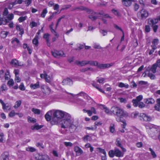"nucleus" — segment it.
<instances>
[{
  "label": "nucleus",
  "mask_w": 160,
  "mask_h": 160,
  "mask_svg": "<svg viewBox=\"0 0 160 160\" xmlns=\"http://www.w3.org/2000/svg\"><path fill=\"white\" fill-rule=\"evenodd\" d=\"M6 21L4 20L3 17L1 15H0V25L2 24H5L6 23Z\"/></svg>",
  "instance_id": "obj_47"
},
{
  "label": "nucleus",
  "mask_w": 160,
  "mask_h": 160,
  "mask_svg": "<svg viewBox=\"0 0 160 160\" xmlns=\"http://www.w3.org/2000/svg\"><path fill=\"white\" fill-rule=\"evenodd\" d=\"M10 64L12 67H16L17 66H23V64L21 63H19L18 60L16 59H13L10 62Z\"/></svg>",
  "instance_id": "obj_11"
},
{
  "label": "nucleus",
  "mask_w": 160,
  "mask_h": 160,
  "mask_svg": "<svg viewBox=\"0 0 160 160\" xmlns=\"http://www.w3.org/2000/svg\"><path fill=\"white\" fill-rule=\"evenodd\" d=\"M32 111L35 114H39L40 113V110L36 108H32Z\"/></svg>",
  "instance_id": "obj_45"
},
{
  "label": "nucleus",
  "mask_w": 160,
  "mask_h": 160,
  "mask_svg": "<svg viewBox=\"0 0 160 160\" xmlns=\"http://www.w3.org/2000/svg\"><path fill=\"white\" fill-rule=\"evenodd\" d=\"M114 27L116 29L122 32V34H123L124 32L121 27L116 24H114Z\"/></svg>",
  "instance_id": "obj_52"
},
{
  "label": "nucleus",
  "mask_w": 160,
  "mask_h": 160,
  "mask_svg": "<svg viewBox=\"0 0 160 160\" xmlns=\"http://www.w3.org/2000/svg\"><path fill=\"white\" fill-rule=\"evenodd\" d=\"M90 70L91 71H93V69L90 67H87L85 68H82L80 70L81 72H85L88 70Z\"/></svg>",
  "instance_id": "obj_41"
},
{
  "label": "nucleus",
  "mask_w": 160,
  "mask_h": 160,
  "mask_svg": "<svg viewBox=\"0 0 160 160\" xmlns=\"http://www.w3.org/2000/svg\"><path fill=\"white\" fill-rule=\"evenodd\" d=\"M137 15L141 19H145L148 16L149 13L148 11L143 8L138 12Z\"/></svg>",
  "instance_id": "obj_4"
},
{
  "label": "nucleus",
  "mask_w": 160,
  "mask_h": 160,
  "mask_svg": "<svg viewBox=\"0 0 160 160\" xmlns=\"http://www.w3.org/2000/svg\"><path fill=\"white\" fill-rule=\"evenodd\" d=\"M116 144L118 146L121 148L123 152H126V149L125 148H123L122 147V146L121 143L120 139L119 138L117 139Z\"/></svg>",
  "instance_id": "obj_20"
},
{
  "label": "nucleus",
  "mask_w": 160,
  "mask_h": 160,
  "mask_svg": "<svg viewBox=\"0 0 160 160\" xmlns=\"http://www.w3.org/2000/svg\"><path fill=\"white\" fill-rule=\"evenodd\" d=\"M110 131L113 133L115 131V125L113 123H111L109 127Z\"/></svg>",
  "instance_id": "obj_40"
},
{
  "label": "nucleus",
  "mask_w": 160,
  "mask_h": 160,
  "mask_svg": "<svg viewBox=\"0 0 160 160\" xmlns=\"http://www.w3.org/2000/svg\"><path fill=\"white\" fill-rule=\"evenodd\" d=\"M60 124L62 128H68L71 132L75 131L78 127V125L74 124L73 120L69 113L66 114L64 119L61 121Z\"/></svg>",
  "instance_id": "obj_1"
},
{
  "label": "nucleus",
  "mask_w": 160,
  "mask_h": 160,
  "mask_svg": "<svg viewBox=\"0 0 160 160\" xmlns=\"http://www.w3.org/2000/svg\"><path fill=\"white\" fill-rule=\"evenodd\" d=\"M39 25L40 23L39 22L38 23H37L34 21H32L30 22V26L31 28H33L34 27H37Z\"/></svg>",
  "instance_id": "obj_32"
},
{
  "label": "nucleus",
  "mask_w": 160,
  "mask_h": 160,
  "mask_svg": "<svg viewBox=\"0 0 160 160\" xmlns=\"http://www.w3.org/2000/svg\"><path fill=\"white\" fill-rule=\"evenodd\" d=\"M23 1L25 2L27 6H28L31 3L32 0H23Z\"/></svg>",
  "instance_id": "obj_59"
},
{
  "label": "nucleus",
  "mask_w": 160,
  "mask_h": 160,
  "mask_svg": "<svg viewBox=\"0 0 160 160\" xmlns=\"http://www.w3.org/2000/svg\"><path fill=\"white\" fill-rule=\"evenodd\" d=\"M62 83L63 85H71L72 84V81L71 79L67 78L64 79L62 81Z\"/></svg>",
  "instance_id": "obj_15"
},
{
  "label": "nucleus",
  "mask_w": 160,
  "mask_h": 160,
  "mask_svg": "<svg viewBox=\"0 0 160 160\" xmlns=\"http://www.w3.org/2000/svg\"><path fill=\"white\" fill-rule=\"evenodd\" d=\"M48 12V11L47 8L43 9L40 14V17L43 18H44Z\"/></svg>",
  "instance_id": "obj_34"
},
{
  "label": "nucleus",
  "mask_w": 160,
  "mask_h": 160,
  "mask_svg": "<svg viewBox=\"0 0 160 160\" xmlns=\"http://www.w3.org/2000/svg\"><path fill=\"white\" fill-rule=\"evenodd\" d=\"M49 36L50 35L48 33H45L43 36V38L45 39L46 41L49 40Z\"/></svg>",
  "instance_id": "obj_56"
},
{
  "label": "nucleus",
  "mask_w": 160,
  "mask_h": 160,
  "mask_svg": "<svg viewBox=\"0 0 160 160\" xmlns=\"http://www.w3.org/2000/svg\"><path fill=\"white\" fill-rule=\"evenodd\" d=\"M152 26L154 32H156L158 28V25H155Z\"/></svg>",
  "instance_id": "obj_61"
},
{
  "label": "nucleus",
  "mask_w": 160,
  "mask_h": 160,
  "mask_svg": "<svg viewBox=\"0 0 160 160\" xmlns=\"http://www.w3.org/2000/svg\"><path fill=\"white\" fill-rule=\"evenodd\" d=\"M93 86L95 87L96 88L98 89L99 91L102 93H104V92L98 86V85L96 83H93L92 84Z\"/></svg>",
  "instance_id": "obj_51"
},
{
  "label": "nucleus",
  "mask_w": 160,
  "mask_h": 160,
  "mask_svg": "<svg viewBox=\"0 0 160 160\" xmlns=\"http://www.w3.org/2000/svg\"><path fill=\"white\" fill-rule=\"evenodd\" d=\"M148 128V126L146 127L147 129H148V132L150 134H152L153 133H152V132H153L154 133H155L157 132V130L154 127H152V128Z\"/></svg>",
  "instance_id": "obj_24"
},
{
  "label": "nucleus",
  "mask_w": 160,
  "mask_h": 160,
  "mask_svg": "<svg viewBox=\"0 0 160 160\" xmlns=\"http://www.w3.org/2000/svg\"><path fill=\"white\" fill-rule=\"evenodd\" d=\"M144 102L148 104H152L155 103V101L152 98H149L144 99Z\"/></svg>",
  "instance_id": "obj_16"
},
{
  "label": "nucleus",
  "mask_w": 160,
  "mask_h": 160,
  "mask_svg": "<svg viewBox=\"0 0 160 160\" xmlns=\"http://www.w3.org/2000/svg\"><path fill=\"white\" fill-rule=\"evenodd\" d=\"M118 86L120 88H128L129 87V85L127 83H124L121 82L119 83Z\"/></svg>",
  "instance_id": "obj_31"
},
{
  "label": "nucleus",
  "mask_w": 160,
  "mask_h": 160,
  "mask_svg": "<svg viewBox=\"0 0 160 160\" xmlns=\"http://www.w3.org/2000/svg\"><path fill=\"white\" fill-rule=\"evenodd\" d=\"M20 89L22 91H24L25 89V88L23 83H21L19 86Z\"/></svg>",
  "instance_id": "obj_60"
},
{
  "label": "nucleus",
  "mask_w": 160,
  "mask_h": 160,
  "mask_svg": "<svg viewBox=\"0 0 160 160\" xmlns=\"http://www.w3.org/2000/svg\"><path fill=\"white\" fill-rule=\"evenodd\" d=\"M35 158L37 160H48L49 158L48 156L46 154L41 155L39 154H37L35 155Z\"/></svg>",
  "instance_id": "obj_8"
},
{
  "label": "nucleus",
  "mask_w": 160,
  "mask_h": 160,
  "mask_svg": "<svg viewBox=\"0 0 160 160\" xmlns=\"http://www.w3.org/2000/svg\"><path fill=\"white\" fill-rule=\"evenodd\" d=\"M140 119L141 120L144 121H149L151 119V117L146 114L141 113L139 115Z\"/></svg>",
  "instance_id": "obj_7"
},
{
  "label": "nucleus",
  "mask_w": 160,
  "mask_h": 160,
  "mask_svg": "<svg viewBox=\"0 0 160 160\" xmlns=\"http://www.w3.org/2000/svg\"><path fill=\"white\" fill-rule=\"evenodd\" d=\"M118 99L119 101L121 103H125L127 102V100L125 98H118Z\"/></svg>",
  "instance_id": "obj_50"
},
{
  "label": "nucleus",
  "mask_w": 160,
  "mask_h": 160,
  "mask_svg": "<svg viewBox=\"0 0 160 160\" xmlns=\"http://www.w3.org/2000/svg\"><path fill=\"white\" fill-rule=\"evenodd\" d=\"M0 102L2 106V109L5 111V110H7L8 108H10V107L9 106V105H7V104H5L2 99H0Z\"/></svg>",
  "instance_id": "obj_23"
},
{
  "label": "nucleus",
  "mask_w": 160,
  "mask_h": 160,
  "mask_svg": "<svg viewBox=\"0 0 160 160\" xmlns=\"http://www.w3.org/2000/svg\"><path fill=\"white\" fill-rule=\"evenodd\" d=\"M38 35H36L32 41V43L36 46H37L38 44Z\"/></svg>",
  "instance_id": "obj_26"
},
{
  "label": "nucleus",
  "mask_w": 160,
  "mask_h": 160,
  "mask_svg": "<svg viewBox=\"0 0 160 160\" xmlns=\"http://www.w3.org/2000/svg\"><path fill=\"white\" fill-rule=\"evenodd\" d=\"M15 5V4H14V2L10 3L8 6V8L9 9H11Z\"/></svg>",
  "instance_id": "obj_62"
},
{
  "label": "nucleus",
  "mask_w": 160,
  "mask_h": 160,
  "mask_svg": "<svg viewBox=\"0 0 160 160\" xmlns=\"http://www.w3.org/2000/svg\"><path fill=\"white\" fill-rule=\"evenodd\" d=\"M158 67V65L155 63L150 68V70L153 73H155L156 72V69Z\"/></svg>",
  "instance_id": "obj_27"
},
{
  "label": "nucleus",
  "mask_w": 160,
  "mask_h": 160,
  "mask_svg": "<svg viewBox=\"0 0 160 160\" xmlns=\"http://www.w3.org/2000/svg\"><path fill=\"white\" fill-rule=\"evenodd\" d=\"M75 63L79 66H83L88 64V61H76L75 62Z\"/></svg>",
  "instance_id": "obj_19"
},
{
  "label": "nucleus",
  "mask_w": 160,
  "mask_h": 160,
  "mask_svg": "<svg viewBox=\"0 0 160 160\" xmlns=\"http://www.w3.org/2000/svg\"><path fill=\"white\" fill-rule=\"evenodd\" d=\"M138 112H134L132 113L131 117L132 118H136L138 115Z\"/></svg>",
  "instance_id": "obj_42"
},
{
  "label": "nucleus",
  "mask_w": 160,
  "mask_h": 160,
  "mask_svg": "<svg viewBox=\"0 0 160 160\" xmlns=\"http://www.w3.org/2000/svg\"><path fill=\"white\" fill-rule=\"evenodd\" d=\"M30 87L31 89H33L38 88L40 87L39 82H38L35 84H31L30 85Z\"/></svg>",
  "instance_id": "obj_25"
},
{
  "label": "nucleus",
  "mask_w": 160,
  "mask_h": 160,
  "mask_svg": "<svg viewBox=\"0 0 160 160\" xmlns=\"http://www.w3.org/2000/svg\"><path fill=\"white\" fill-rule=\"evenodd\" d=\"M138 106L139 108H142L145 107V105L142 102H139Z\"/></svg>",
  "instance_id": "obj_55"
},
{
  "label": "nucleus",
  "mask_w": 160,
  "mask_h": 160,
  "mask_svg": "<svg viewBox=\"0 0 160 160\" xmlns=\"http://www.w3.org/2000/svg\"><path fill=\"white\" fill-rule=\"evenodd\" d=\"M132 102L133 103V105L135 107H137L138 105L139 102L136 100L135 99H133L132 100Z\"/></svg>",
  "instance_id": "obj_46"
},
{
  "label": "nucleus",
  "mask_w": 160,
  "mask_h": 160,
  "mask_svg": "<svg viewBox=\"0 0 160 160\" xmlns=\"http://www.w3.org/2000/svg\"><path fill=\"white\" fill-rule=\"evenodd\" d=\"M52 55L55 58H59L61 57H65V54L62 51L54 50L51 52Z\"/></svg>",
  "instance_id": "obj_5"
},
{
  "label": "nucleus",
  "mask_w": 160,
  "mask_h": 160,
  "mask_svg": "<svg viewBox=\"0 0 160 160\" xmlns=\"http://www.w3.org/2000/svg\"><path fill=\"white\" fill-rule=\"evenodd\" d=\"M9 154L7 152H5L2 154L3 160H9Z\"/></svg>",
  "instance_id": "obj_33"
},
{
  "label": "nucleus",
  "mask_w": 160,
  "mask_h": 160,
  "mask_svg": "<svg viewBox=\"0 0 160 160\" xmlns=\"http://www.w3.org/2000/svg\"><path fill=\"white\" fill-rule=\"evenodd\" d=\"M97 151L99 152L103 153L104 154H106V153L105 150L103 149H102L100 148H97Z\"/></svg>",
  "instance_id": "obj_54"
},
{
  "label": "nucleus",
  "mask_w": 160,
  "mask_h": 160,
  "mask_svg": "<svg viewBox=\"0 0 160 160\" xmlns=\"http://www.w3.org/2000/svg\"><path fill=\"white\" fill-rule=\"evenodd\" d=\"M86 12L90 14L88 16V17L92 20H96L98 18L97 15L99 14L98 13H97L93 10L89 9H86Z\"/></svg>",
  "instance_id": "obj_6"
},
{
  "label": "nucleus",
  "mask_w": 160,
  "mask_h": 160,
  "mask_svg": "<svg viewBox=\"0 0 160 160\" xmlns=\"http://www.w3.org/2000/svg\"><path fill=\"white\" fill-rule=\"evenodd\" d=\"M26 150L27 151H29L31 152H35L36 150L35 148L31 147H29L26 148Z\"/></svg>",
  "instance_id": "obj_39"
},
{
  "label": "nucleus",
  "mask_w": 160,
  "mask_h": 160,
  "mask_svg": "<svg viewBox=\"0 0 160 160\" xmlns=\"http://www.w3.org/2000/svg\"><path fill=\"white\" fill-rule=\"evenodd\" d=\"M111 112L120 118L127 117L128 115V114L126 112H124L122 109L118 107H112L111 109Z\"/></svg>",
  "instance_id": "obj_3"
},
{
  "label": "nucleus",
  "mask_w": 160,
  "mask_h": 160,
  "mask_svg": "<svg viewBox=\"0 0 160 160\" xmlns=\"http://www.w3.org/2000/svg\"><path fill=\"white\" fill-rule=\"evenodd\" d=\"M158 22V19L157 18H151L148 19V23L150 25L153 26L156 25Z\"/></svg>",
  "instance_id": "obj_13"
},
{
  "label": "nucleus",
  "mask_w": 160,
  "mask_h": 160,
  "mask_svg": "<svg viewBox=\"0 0 160 160\" xmlns=\"http://www.w3.org/2000/svg\"><path fill=\"white\" fill-rule=\"evenodd\" d=\"M98 14L99 15H102L104 16V17L105 18H111L112 17L110 16L108 14H104V13L103 12H99Z\"/></svg>",
  "instance_id": "obj_57"
},
{
  "label": "nucleus",
  "mask_w": 160,
  "mask_h": 160,
  "mask_svg": "<svg viewBox=\"0 0 160 160\" xmlns=\"http://www.w3.org/2000/svg\"><path fill=\"white\" fill-rule=\"evenodd\" d=\"M42 128V127L39 126V125L35 124L34 126H32L31 127V128L32 130H38Z\"/></svg>",
  "instance_id": "obj_36"
},
{
  "label": "nucleus",
  "mask_w": 160,
  "mask_h": 160,
  "mask_svg": "<svg viewBox=\"0 0 160 160\" xmlns=\"http://www.w3.org/2000/svg\"><path fill=\"white\" fill-rule=\"evenodd\" d=\"M78 96H83L85 99H87L88 100L91 99V98L85 93L81 92L77 94Z\"/></svg>",
  "instance_id": "obj_18"
},
{
  "label": "nucleus",
  "mask_w": 160,
  "mask_h": 160,
  "mask_svg": "<svg viewBox=\"0 0 160 160\" xmlns=\"http://www.w3.org/2000/svg\"><path fill=\"white\" fill-rule=\"evenodd\" d=\"M53 110H50L45 115V118L47 121H50L52 120V118L53 117L52 116V114Z\"/></svg>",
  "instance_id": "obj_12"
},
{
  "label": "nucleus",
  "mask_w": 160,
  "mask_h": 160,
  "mask_svg": "<svg viewBox=\"0 0 160 160\" xmlns=\"http://www.w3.org/2000/svg\"><path fill=\"white\" fill-rule=\"evenodd\" d=\"M91 66H97L98 67V62L96 61H88V64Z\"/></svg>",
  "instance_id": "obj_30"
},
{
  "label": "nucleus",
  "mask_w": 160,
  "mask_h": 160,
  "mask_svg": "<svg viewBox=\"0 0 160 160\" xmlns=\"http://www.w3.org/2000/svg\"><path fill=\"white\" fill-rule=\"evenodd\" d=\"M149 150L151 152V153L153 158H156L157 157V155L154 151H153L151 148H149Z\"/></svg>",
  "instance_id": "obj_44"
},
{
  "label": "nucleus",
  "mask_w": 160,
  "mask_h": 160,
  "mask_svg": "<svg viewBox=\"0 0 160 160\" xmlns=\"http://www.w3.org/2000/svg\"><path fill=\"white\" fill-rule=\"evenodd\" d=\"M115 156L118 157H122L124 155V153L122 152L118 148H115L114 149Z\"/></svg>",
  "instance_id": "obj_14"
},
{
  "label": "nucleus",
  "mask_w": 160,
  "mask_h": 160,
  "mask_svg": "<svg viewBox=\"0 0 160 160\" xmlns=\"http://www.w3.org/2000/svg\"><path fill=\"white\" fill-rule=\"evenodd\" d=\"M53 110L52 121H53L55 123H56L58 122L59 120L61 118H64L66 114H68L67 113L58 110Z\"/></svg>",
  "instance_id": "obj_2"
},
{
  "label": "nucleus",
  "mask_w": 160,
  "mask_h": 160,
  "mask_svg": "<svg viewBox=\"0 0 160 160\" xmlns=\"http://www.w3.org/2000/svg\"><path fill=\"white\" fill-rule=\"evenodd\" d=\"M74 151L76 152L77 155L78 156L82 154L83 152V151L78 146H76L74 148Z\"/></svg>",
  "instance_id": "obj_17"
},
{
  "label": "nucleus",
  "mask_w": 160,
  "mask_h": 160,
  "mask_svg": "<svg viewBox=\"0 0 160 160\" xmlns=\"http://www.w3.org/2000/svg\"><path fill=\"white\" fill-rule=\"evenodd\" d=\"M157 104L154 106L155 109L157 111L160 110V98H158L157 99Z\"/></svg>",
  "instance_id": "obj_28"
},
{
  "label": "nucleus",
  "mask_w": 160,
  "mask_h": 160,
  "mask_svg": "<svg viewBox=\"0 0 160 160\" xmlns=\"http://www.w3.org/2000/svg\"><path fill=\"white\" fill-rule=\"evenodd\" d=\"M113 64V63H112L106 64H99L98 63L97 67L101 69H104L106 68H109L112 66Z\"/></svg>",
  "instance_id": "obj_9"
},
{
  "label": "nucleus",
  "mask_w": 160,
  "mask_h": 160,
  "mask_svg": "<svg viewBox=\"0 0 160 160\" xmlns=\"http://www.w3.org/2000/svg\"><path fill=\"white\" fill-rule=\"evenodd\" d=\"M99 32L103 36H105L107 34V31L104 29H100Z\"/></svg>",
  "instance_id": "obj_48"
},
{
  "label": "nucleus",
  "mask_w": 160,
  "mask_h": 160,
  "mask_svg": "<svg viewBox=\"0 0 160 160\" xmlns=\"http://www.w3.org/2000/svg\"><path fill=\"white\" fill-rule=\"evenodd\" d=\"M27 18V16L24 17H21L18 19V21L19 22H21L26 20Z\"/></svg>",
  "instance_id": "obj_49"
},
{
  "label": "nucleus",
  "mask_w": 160,
  "mask_h": 160,
  "mask_svg": "<svg viewBox=\"0 0 160 160\" xmlns=\"http://www.w3.org/2000/svg\"><path fill=\"white\" fill-rule=\"evenodd\" d=\"M10 77L9 71L7 70L6 72L5 73V78L6 80H9Z\"/></svg>",
  "instance_id": "obj_37"
},
{
  "label": "nucleus",
  "mask_w": 160,
  "mask_h": 160,
  "mask_svg": "<svg viewBox=\"0 0 160 160\" xmlns=\"http://www.w3.org/2000/svg\"><path fill=\"white\" fill-rule=\"evenodd\" d=\"M22 103V102L21 100H18L15 103L13 107L15 109H17L21 105Z\"/></svg>",
  "instance_id": "obj_35"
},
{
  "label": "nucleus",
  "mask_w": 160,
  "mask_h": 160,
  "mask_svg": "<svg viewBox=\"0 0 160 160\" xmlns=\"http://www.w3.org/2000/svg\"><path fill=\"white\" fill-rule=\"evenodd\" d=\"M15 42H16L17 44H18L19 42V41L17 38H13L11 41V42L12 43H14Z\"/></svg>",
  "instance_id": "obj_63"
},
{
  "label": "nucleus",
  "mask_w": 160,
  "mask_h": 160,
  "mask_svg": "<svg viewBox=\"0 0 160 160\" xmlns=\"http://www.w3.org/2000/svg\"><path fill=\"white\" fill-rule=\"evenodd\" d=\"M135 2V0H122V5L126 7L131 6L132 4V2Z\"/></svg>",
  "instance_id": "obj_10"
},
{
  "label": "nucleus",
  "mask_w": 160,
  "mask_h": 160,
  "mask_svg": "<svg viewBox=\"0 0 160 160\" xmlns=\"http://www.w3.org/2000/svg\"><path fill=\"white\" fill-rule=\"evenodd\" d=\"M64 143L66 147H71L72 145V144L70 142H64Z\"/></svg>",
  "instance_id": "obj_64"
},
{
  "label": "nucleus",
  "mask_w": 160,
  "mask_h": 160,
  "mask_svg": "<svg viewBox=\"0 0 160 160\" xmlns=\"http://www.w3.org/2000/svg\"><path fill=\"white\" fill-rule=\"evenodd\" d=\"M23 47L24 49L27 48L29 54H31L32 53V50L28 46L27 44L26 43H24L23 45Z\"/></svg>",
  "instance_id": "obj_38"
},
{
  "label": "nucleus",
  "mask_w": 160,
  "mask_h": 160,
  "mask_svg": "<svg viewBox=\"0 0 160 160\" xmlns=\"http://www.w3.org/2000/svg\"><path fill=\"white\" fill-rule=\"evenodd\" d=\"M14 18V15L12 13H10L5 18V21L6 22H9Z\"/></svg>",
  "instance_id": "obj_22"
},
{
  "label": "nucleus",
  "mask_w": 160,
  "mask_h": 160,
  "mask_svg": "<svg viewBox=\"0 0 160 160\" xmlns=\"http://www.w3.org/2000/svg\"><path fill=\"white\" fill-rule=\"evenodd\" d=\"M16 29L17 30L20 32H19V34L22 36L24 33V30L22 27L20 25L17 24L16 25Z\"/></svg>",
  "instance_id": "obj_21"
},
{
  "label": "nucleus",
  "mask_w": 160,
  "mask_h": 160,
  "mask_svg": "<svg viewBox=\"0 0 160 160\" xmlns=\"http://www.w3.org/2000/svg\"><path fill=\"white\" fill-rule=\"evenodd\" d=\"M14 83V81L12 79H10L8 82V84L10 86H12Z\"/></svg>",
  "instance_id": "obj_58"
},
{
  "label": "nucleus",
  "mask_w": 160,
  "mask_h": 160,
  "mask_svg": "<svg viewBox=\"0 0 160 160\" xmlns=\"http://www.w3.org/2000/svg\"><path fill=\"white\" fill-rule=\"evenodd\" d=\"M108 154L109 157L111 158H113L114 156H115V150L114 149L113 150H110L108 152Z\"/></svg>",
  "instance_id": "obj_43"
},
{
  "label": "nucleus",
  "mask_w": 160,
  "mask_h": 160,
  "mask_svg": "<svg viewBox=\"0 0 160 160\" xmlns=\"http://www.w3.org/2000/svg\"><path fill=\"white\" fill-rule=\"evenodd\" d=\"M8 32L5 31H2L0 33V36L1 38H5L8 35Z\"/></svg>",
  "instance_id": "obj_29"
},
{
  "label": "nucleus",
  "mask_w": 160,
  "mask_h": 160,
  "mask_svg": "<svg viewBox=\"0 0 160 160\" xmlns=\"http://www.w3.org/2000/svg\"><path fill=\"white\" fill-rule=\"evenodd\" d=\"M28 121L29 122H36V119L34 118L29 117L28 118Z\"/></svg>",
  "instance_id": "obj_53"
}]
</instances>
